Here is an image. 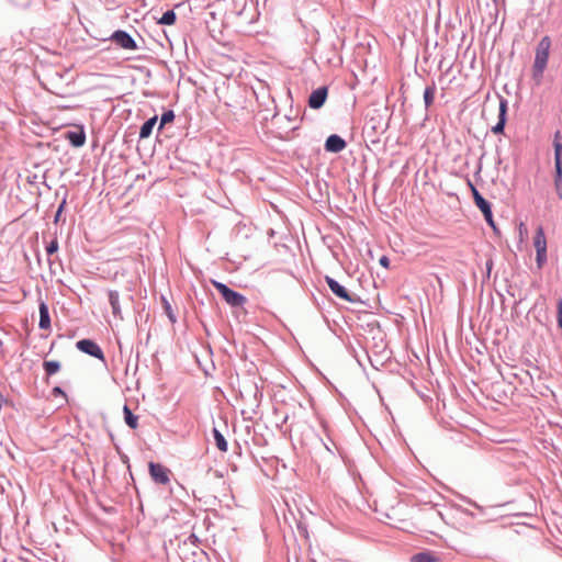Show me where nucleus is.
I'll return each instance as SVG.
<instances>
[{
	"mask_svg": "<svg viewBox=\"0 0 562 562\" xmlns=\"http://www.w3.org/2000/svg\"><path fill=\"white\" fill-rule=\"evenodd\" d=\"M551 47V40L549 36H544L539 42L536 49V57L533 63V72L537 77H542V74L547 67L549 59V52Z\"/></svg>",
	"mask_w": 562,
	"mask_h": 562,
	"instance_id": "f257e3e1",
	"label": "nucleus"
},
{
	"mask_svg": "<svg viewBox=\"0 0 562 562\" xmlns=\"http://www.w3.org/2000/svg\"><path fill=\"white\" fill-rule=\"evenodd\" d=\"M211 283L221 293L222 297L228 305L233 307H238L243 306L246 303L247 300L244 295L236 291H233L224 283L216 280H211Z\"/></svg>",
	"mask_w": 562,
	"mask_h": 562,
	"instance_id": "f03ea898",
	"label": "nucleus"
},
{
	"mask_svg": "<svg viewBox=\"0 0 562 562\" xmlns=\"http://www.w3.org/2000/svg\"><path fill=\"white\" fill-rule=\"evenodd\" d=\"M533 247L536 249L537 267L541 269L547 262V238L542 226H539L533 237Z\"/></svg>",
	"mask_w": 562,
	"mask_h": 562,
	"instance_id": "7ed1b4c3",
	"label": "nucleus"
},
{
	"mask_svg": "<svg viewBox=\"0 0 562 562\" xmlns=\"http://www.w3.org/2000/svg\"><path fill=\"white\" fill-rule=\"evenodd\" d=\"M149 473L151 479L161 485H167L170 482V470L160 463L150 462Z\"/></svg>",
	"mask_w": 562,
	"mask_h": 562,
	"instance_id": "20e7f679",
	"label": "nucleus"
},
{
	"mask_svg": "<svg viewBox=\"0 0 562 562\" xmlns=\"http://www.w3.org/2000/svg\"><path fill=\"white\" fill-rule=\"evenodd\" d=\"M77 348L97 359L104 360V355L101 348L90 339H82L77 342Z\"/></svg>",
	"mask_w": 562,
	"mask_h": 562,
	"instance_id": "39448f33",
	"label": "nucleus"
},
{
	"mask_svg": "<svg viewBox=\"0 0 562 562\" xmlns=\"http://www.w3.org/2000/svg\"><path fill=\"white\" fill-rule=\"evenodd\" d=\"M112 41L124 49H136L137 45L135 41L124 31H115L112 35Z\"/></svg>",
	"mask_w": 562,
	"mask_h": 562,
	"instance_id": "423d86ee",
	"label": "nucleus"
},
{
	"mask_svg": "<svg viewBox=\"0 0 562 562\" xmlns=\"http://www.w3.org/2000/svg\"><path fill=\"white\" fill-rule=\"evenodd\" d=\"M328 90L326 87H321L314 90L308 98V105L312 109H319L323 106L327 99Z\"/></svg>",
	"mask_w": 562,
	"mask_h": 562,
	"instance_id": "0eeeda50",
	"label": "nucleus"
},
{
	"mask_svg": "<svg viewBox=\"0 0 562 562\" xmlns=\"http://www.w3.org/2000/svg\"><path fill=\"white\" fill-rule=\"evenodd\" d=\"M65 138L70 142L75 147L83 146L86 142V134L82 126H77L74 131H68L65 134Z\"/></svg>",
	"mask_w": 562,
	"mask_h": 562,
	"instance_id": "6e6552de",
	"label": "nucleus"
},
{
	"mask_svg": "<svg viewBox=\"0 0 562 562\" xmlns=\"http://www.w3.org/2000/svg\"><path fill=\"white\" fill-rule=\"evenodd\" d=\"M346 146V142L336 134L330 135L325 143V149L330 153H340Z\"/></svg>",
	"mask_w": 562,
	"mask_h": 562,
	"instance_id": "1a4fd4ad",
	"label": "nucleus"
},
{
	"mask_svg": "<svg viewBox=\"0 0 562 562\" xmlns=\"http://www.w3.org/2000/svg\"><path fill=\"white\" fill-rule=\"evenodd\" d=\"M506 112H507V100L502 98L499 101L498 122L495 126L492 127V132L494 134L503 133L505 123H506Z\"/></svg>",
	"mask_w": 562,
	"mask_h": 562,
	"instance_id": "9d476101",
	"label": "nucleus"
},
{
	"mask_svg": "<svg viewBox=\"0 0 562 562\" xmlns=\"http://www.w3.org/2000/svg\"><path fill=\"white\" fill-rule=\"evenodd\" d=\"M326 282L329 289L333 291V293H335L338 297L345 301H351L348 291L342 285H340L336 280H334L330 277H326Z\"/></svg>",
	"mask_w": 562,
	"mask_h": 562,
	"instance_id": "9b49d317",
	"label": "nucleus"
},
{
	"mask_svg": "<svg viewBox=\"0 0 562 562\" xmlns=\"http://www.w3.org/2000/svg\"><path fill=\"white\" fill-rule=\"evenodd\" d=\"M468 186H469V188H470V190L472 192V195H473V199H474V202H475L476 206L480 210L487 209L490 203L479 193L477 189L475 188V186L470 180L468 181Z\"/></svg>",
	"mask_w": 562,
	"mask_h": 562,
	"instance_id": "f8f14e48",
	"label": "nucleus"
},
{
	"mask_svg": "<svg viewBox=\"0 0 562 562\" xmlns=\"http://www.w3.org/2000/svg\"><path fill=\"white\" fill-rule=\"evenodd\" d=\"M50 327V318L47 305L42 302L40 304V328L48 329Z\"/></svg>",
	"mask_w": 562,
	"mask_h": 562,
	"instance_id": "ddd939ff",
	"label": "nucleus"
},
{
	"mask_svg": "<svg viewBox=\"0 0 562 562\" xmlns=\"http://www.w3.org/2000/svg\"><path fill=\"white\" fill-rule=\"evenodd\" d=\"M109 301L112 307V313L114 316L122 318V311L120 306V297L116 291L109 292Z\"/></svg>",
	"mask_w": 562,
	"mask_h": 562,
	"instance_id": "4468645a",
	"label": "nucleus"
},
{
	"mask_svg": "<svg viewBox=\"0 0 562 562\" xmlns=\"http://www.w3.org/2000/svg\"><path fill=\"white\" fill-rule=\"evenodd\" d=\"M123 413H124V420H125L126 425L128 427H131L132 429H136L138 426V417L132 413V411L130 409V407L127 405L124 406Z\"/></svg>",
	"mask_w": 562,
	"mask_h": 562,
	"instance_id": "2eb2a0df",
	"label": "nucleus"
},
{
	"mask_svg": "<svg viewBox=\"0 0 562 562\" xmlns=\"http://www.w3.org/2000/svg\"><path fill=\"white\" fill-rule=\"evenodd\" d=\"M156 122H157V116H154V117L149 119L148 121H146V122L142 125V127H140V131H139V137H140V138H147V137H149V136H150V134H151V131H153V128H154V126H155V124H156Z\"/></svg>",
	"mask_w": 562,
	"mask_h": 562,
	"instance_id": "dca6fc26",
	"label": "nucleus"
},
{
	"mask_svg": "<svg viewBox=\"0 0 562 562\" xmlns=\"http://www.w3.org/2000/svg\"><path fill=\"white\" fill-rule=\"evenodd\" d=\"M213 436L217 449L222 452H226L228 449L227 441L224 436L216 428L213 429Z\"/></svg>",
	"mask_w": 562,
	"mask_h": 562,
	"instance_id": "f3484780",
	"label": "nucleus"
},
{
	"mask_svg": "<svg viewBox=\"0 0 562 562\" xmlns=\"http://www.w3.org/2000/svg\"><path fill=\"white\" fill-rule=\"evenodd\" d=\"M437 557L431 552H420L412 557V562H437Z\"/></svg>",
	"mask_w": 562,
	"mask_h": 562,
	"instance_id": "a211bd4d",
	"label": "nucleus"
},
{
	"mask_svg": "<svg viewBox=\"0 0 562 562\" xmlns=\"http://www.w3.org/2000/svg\"><path fill=\"white\" fill-rule=\"evenodd\" d=\"M176 22V13L173 10L166 11L159 19L158 23L164 25H172Z\"/></svg>",
	"mask_w": 562,
	"mask_h": 562,
	"instance_id": "6ab92c4d",
	"label": "nucleus"
},
{
	"mask_svg": "<svg viewBox=\"0 0 562 562\" xmlns=\"http://www.w3.org/2000/svg\"><path fill=\"white\" fill-rule=\"evenodd\" d=\"M44 369L47 375H53L59 371L60 364L58 361H45Z\"/></svg>",
	"mask_w": 562,
	"mask_h": 562,
	"instance_id": "aec40b11",
	"label": "nucleus"
},
{
	"mask_svg": "<svg viewBox=\"0 0 562 562\" xmlns=\"http://www.w3.org/2000/svg\"><path fill=\"white\" fill-rule=\"evenodd\" d=\"M435 98V88L434 87H427L424 91V100L426 106H429L434 102Z\"/></svg>",
	"mask_w": 562,
	"mask_h": 562,
	"instance_id": "412c9836",
	"label": "nucleus"
},
{
	"mask_svg": "<svg viewBox=\"0 0 562 562\" xmlns=\"http://www.w3.org/2000/svg\"><path fill=\"white\" fill-rule=\"evenodd\" d=\"M555 183H557V187L559 188V183L561 182V179H562V162H561V158H558L555 160Z\"/></svg>",
	"mask_w": 562,
	"mask_h": 562,
	"instance_id": "4be33fe9",
	"label": "nucleus"
},
{
	"mask_svg": "<svg viewBox=\"0 0 562 562\" xmlns=\"http://www.w3.org/2000/svg\"><path fill=\"white\" fill-rule=\"evenodd\" d=\"M175 119V115H173V112L172 111H167L165 112L162 115H161V119H160V128L167 124V123H170L172 122Z\"/></svg>",
	"mask_w": 562,
	"mask_h": 562,
	"instance_id": "5701e85b",
	"label": "nucleus"
},
{
	"mask_svg": "<svg viewBox=\"0 0 562 562\" xmlns=\"http://www.w3.org/2000/svg\"><path fill=\"white\" fill-rule=\"evenodd\" d=\"M481 212L483 213L486 222L493 227L495 228V225H494V221H493V216H492V210H491V205L487 206V209H483L481 210Z\"/></svg>",
	"mask_w": 562,
	"mask_h": 562,
	"instance_id": "b1692460",
	"label": "nucleus"
},
{
	"mask_svg": "<svg viewBox=\"0 0 562 562\" xmlns=\"http://www.w3.org/2000/svg\"><path fill=\"white\" fill-rule=\"evenodd\" d=\"M58 250V241L54 238L46 247L47 255H53Z\"/></svg>",
	"mask_w": 562,
	"mask_h": 562,
	"instance_id": "393cba45",
	"label": "nucleus"
},
{
	"mask_svg": "<svg viewBox=\"0 0 562 562\" xmlns=\"http://www.w3.org/2000/svg\"><path fill=\"white\" fill-rule=\"evenodd\" d=\"M558 325L562 328V299L558 302Z\"/></svg>",
	"mask_w": 562,
	"mask_h": 562,
	"instance_id": "a878e982",
	"label": "nucleus"
},
{
	"mask_svg": "<svg viewBox=\"0 0 562 562\" xmlns=\"http://www.w3.org/2000/svg\"><path fill=\"white\" fill-rule=\"evenodd\" d=\"M164 303H165V307H166V312L170 318L171 322H175V318H173V315L171 313V308H170V305L168 304V302L164 299Z\"/></svg>",
	"mask_w": 562,
	"mask_h": 562,
	"instance_id": "bb28decb",
	"label": "nucleus"
},
{
	"mask_svg": "<svg viewBox=\"0 0 562 562\" xmlns=\"http://www.w3.org/2000/svg\"><path fill=\"white\" fill-rule=\"evenodd\" d=\"M561 153H562V145L561 144H555V160L558 158H561Z\"/></svg>",
	"mask_w": 562,
	"mask_h": 562,
	"instance_id": "cd10ccee",
	"label": "nucleus"
},
{
	"mask_svg": "<svg viewBox=\"0 0 562 562\" xmlns=\"http://www.w3.org/2000/svg\"><path fill=\"white\" fill-rule=\"evenodd\" d=\"M389 263H390V260H389L387 257H385V256L381 257V259H380V265L381 266H383L385 268H389Z\"/></svg>",
	"mask_w": 562,
	"mask_h": 562,
	"instance_id": "c85d7f7f",
	"label": "nucleus"
},
{
	"mask_svg": "<svg viewBox=\"0 0 562 562\" xmlns=\"http://www.w3.org/2000/svg\"><path fill=\"white\" fill-rule=\"evenodd\" d=\"M53 394L54 395H61V396L66 397V394L63 392V390L59 386H56V387L53 389Z\"/></svg>",
	"mask_w": 562,
	"mask_h": 562,
	"instance_id": "c756f323",
	"label": "nucleus"
},
{
	"mask_svg": "<svg viewBox=\"0 0 562 562\" xmlns=\"http://www.w3.org/2000/svg\"><path fill=\"white\" fill-rule=\"evenodd\" d=\"M526 233H527V228H526L525 224H524V223H521V224L519 225V234H520V237L522 238L524 234H526Z\"/></svg>",
	"mask_w": 562,
	"mask_h": 562,
	"instance_id": "7c9ffc66",
	"label": "nucleus"
},
{
	"mask_svg": "<svg viewBox=\"0 0 562 562\" xmlns=\"http://www.w3.org/2000/svg\"><path fill=\"white\" fill-rule=\"evenodd\" d=\"M493 3L498 7V5H504L505 4V0H492Z\"/></svg>",
	"mask_w": 562,
	"mask_h": 562,
	"instance_id": "2f4dec72",
	"label": "nucleus"
}]
</instances>
